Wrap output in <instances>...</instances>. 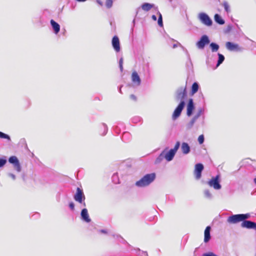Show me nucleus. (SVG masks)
Masks as SVG:
<instances>
[{
  "instance_id": "obj_20",
  "label": "nucleus",
  "mask_w": 256,
  "mask_h": 256,
  "mask_svg": "<svg viewBox=\"0 0 256 256\" xmlns=\"http://www.w3.org/2000/svg\"><path fill=\"white\" fill-rule=\"evenodd\" d=\"M200 88L199 84L198 82H194L192 84L191 87L190 94L194 95L196 92H198Z\"/></svg>"
},
{
  "instance_id": "obj_14",
  "label": "nucleus",
  "mask_w": 256,
  "mask_h": 256,
  "mask_svg": "<svg viewBox=\"0 0 256 256\" xmlns=\"http://www.w3.org/2000/svg\"><path fill=\"white\" fill-rule=\"evenodd\" d=\"M132 82L137 86H140L141 84V80L138 74L136 72H132Z\"/></svg>"
},
{
  "instance_id": "obj_40",
  "label": "nucleus",
  "mask_w": 256,
  "mask_h": 256,
  "mask_svg": "<svg viewBox=\"0 0 256 256\" xmlns=\"http://www.w3.org/2000/svg\"><path fill=\"white\" fill-rule=\"evenodd\" d=\"M69 208H70L72 210H74V206H75V205H74V204L73 202H70L69 203Z\"/></svg>"
},
{
  "instance_id": "obj_54",
  "label": "nucleus",
  "mask_w": 256,
  "mask_h": 256,
  "mask_svg": "<svg viewBox=\"0 0 256 256\" xmlns=\"http://www.w3.org/2000/svg\"><path fill=\"white\" fill-rule=\"evenodd\" d=\"M134 22H135V20H133V23L134 24Z\"/></svg>"
},
{
  "instance_id": "obj_33",
  "label": "nucleus",
  "mask_w": 256,
  "mask_h": 256,
  "mask_svg": "<svg viewBox=\"0 0 256 256\" xmlns=\"http://www.w3.org/2000/svg\"><path fill=\"white\" fill-rule=\"evenodd\" d=\"M158 24L160 26H163L162 18L160 13L159 14V16L158 18Z\"/></svg>"
},
{
  "instance_id": "obj_51",
  "label": "nucleus",
  "mask_w": 256,
  "mask_h": 256,
  "mask_svg": "<svg viewBox=\"0 0 256 256\" xmlns=\"http://www.w3.org/2000/svg\"><path fill=\"white\" fill-rule=\"evenodd\" d=\"M200 94L202 98L204 99V94H202V92H200Z\"/></svg>"
},
{
  "instance_id": "obj_39",
  "label": "nucleus",
  "mask_w": 256,
  "mask_h": 256,
  "mask_svg": "<svg viewBox=\"0 0 256 256\" xmlns=\"http://www.w3.org/2000/svg\"><path fill=\"white\" fill-rule=\"evenodd\" d=\"M186 53L188 54V60L189 61L188 63L187 64V66L188 67H192V62L190 58V54H188V52H186Z\"/></svg>"
},
{
  "instance_id": "obj_11",
  "label": "nucleus",
  "mask_w": 256,
  "mask_h": 256,
  "mask_svg": "<svg viewBox=\"0 0 256 256\" xmlns=\"http://www.w3.org/2000/svg\"><path fill=\"white\" fill-rule=\"evenodd\" d=\"M80 218L82 221L86 223H88L91 222V219L90 218L88 210L86 208H84L80 212Z\"/></svg>"
},
{
  "instance_id": "obj_55",
  "label": "nucleus",
  "mask_w": 256,
  "mask_h": 256,
  "mask_svg": "<svg viewBox=\"0 0 256 256\" xmlns=\"http://www.w3.org/2000/svg\"><path fill=\"white\" fill-rule=\"evenodd\" d=\"M255 256H256V254H255Z\"/></svg>"
},
{
  "instance_id": "obj_27",
  "label": "nucleus",
  "mask_w": 256,
  "mask_h": 256,
  "mask_svg": "<svg viewBox=\"0 0 256 256\" xmlns=\"http://www.w3.org/2000/svg\"><path fill=\"white\" fill-rule=\"evenodd\" d=\"M222 4L227 13H229L230 12V6L226 1H224Z\"/></svg>"
},
{
  "instance_id": "obj_37",
  "label": "nucleus",
  "mask_w": 256,
  "mask_h": 256,
  "mask_svg": "<svg viewBox=\"0 0 256 256\" xmlns=\"http://www.w3.org/2000/svg\"><path fill=\"white\" fill-rule=\"evenodd\" d=\"M112 0H106V6L108 8H110L112 6Z\"/></svg>"
},
{
  "instance_id": "obj_48",
  "label": "nucleus",
  "mask_w": 256,
  "mask_h": 256,
  "mask_svg": "<svg viewBox=\"0 0 256 256\" xmlns=\"http://www.w3.org/2000/svg\"><path fill=\"white\" fill-rule=\"evenodd\" d=\"M118 178L117 174H114L112 176V180H114V178Z\"/></svg>"
},
{
  "instance_id": "obj_4",
  "label": "nucleus",
  "mask_w": 256,
  "mask_h": 256,
  "mask_svg": "<svg viewBox=\"0 0 256 256\" xmlns=\"http://www.w3.org/2000/svg\"><path fill=\"white\" fill-rule=\"evenodd\" d=\"M220 182V176L217 174L216 176L212 177L207 183L210 187L213 188L216 190H219L222 188V185Z\"/></svg>"
},
{
  "instance_id": "obj_6",
  "label": "nucleus",
  "mask_w": 256,
  "mask_h": 256,
  "mask_svg": "<svg viewBox=\"0 0 256 256\" xmlns=\"http://www.w3.org/2000/svg\"><path fill=\"white\" fill-rule=\"evenodd\" d=\"M210 43V40L206 34L202 35L196 42V46L200 50H203L206 45Z\"/></svg>"
},
{
  "instance_id": "obj_53",
  "label": "nucleus",
  "mask_w": 256,
  "mask_h": 256,
  "mask_svg": "<svg viewBox=\"0 0 256 256\" xmlns=\"http://www.w3.org/2000/svg\"><path fill=\"white\" fill-rule=\"evenodd\" d=\"M254 184H256V178H254Z\"/></svg>"
},
{
  "instance_id": "obj_32",
  "label": "nucleus",
  "mask_w": 256,
  "mask_h": 256,
  "mask_svg": "<svg viewBox=\"0 0 256 256\" xmlns=\"http://www.w3.org/2000/svg\"><path fill=\"white\" fill-rule=\"evenodd\" d=\"M142 121V118L139 116H136L132 118V122L133 123H140Z\"/></svg>"
},
{
  "instance_id": "obj_22",
  "label": "nucleus",
  "mask_w": 256,
  "mask_h": 256,
  "mask_svg": "<svg viewBox=\"0 0 256 256\" xmlns=\"http://www.w3.org/2000/svg\"><path fill=\"white\" fill-rule=\"evenodd\" d=\"M218 60L216 68H217L218 66H220L224 62L225 59L224 56L220 53H218Z\"/></svg>"
},
{
  "instance_id": "obj_13",
  "label": "nucleus",
  "mask_w": 256,
  "mask_h": 256,
  "mask_svg": "<svg viewBox=\"0 0 256 256\" xmlns=\"http://www.w3.org/2000/svg\"><path fill=\"white\" fill-rule=\"evenodd\" d=\"M112 44L114 49L116 52H118L120 51V43L119 38L118 36H115L112 38Z\"/></svg>"
},
{
  "instance_id": "obj_45",
  "label": "nucleus",
  "mask_w": 256,
  "mask_h": 256,
  "mask_svg": "<svg viewBox=\"0 0 256 256\" xmlns=\"http://www.w3.org/2000/svg\"><path fill=\"white\" fill-rule=\"evenodd\" d=\"M130 98L132 100H136V96L134 94H131V95L130 96Z\"/></svg>"
},
{
  "instance_id": "obj_44",
  "label": "nucleus",
  "mask_w": 256,
  "mask_h": 256,
  "mask_svg": "<svg viewBox=\"0 0 256 256\" xmlns=\"http://www.w3.org/2000/svg\"><path fill=\"white\" fill-rule=\"evenodd\" d=\"M100 232L102 234H108V231L104 229L100 230Z\"/></svg>"
},
{
  "instance_id": "obj_24",
  "label": "nucleus",
  "mask_w": 256,
  "mask_h": 256,
  "mask_svg": "<svg viewBox=\"0 0 256 256\" xmlns=\"http://www.w3.org/2000/svg\"><path fill=\"white\" fill-rule=\"evenodd\" d=\"M153 7V4L150 3L145 2L142 5V8L143 10L148 12Z\"/></svg>"
},
{
  "instance_id": "obj_18",
  "label": "nucleus",
  "mask_w": 256,
  "mask_h": 256,
  "mask_svg": "<svg viewBox=\"0 0 256 256\" xmlns=\"http://www.w3.org/2000/svg\"><path fill=\"white\" fill-rule=\"evenodd\" d=\"M176 154V152L170 149L164 154L165 158L167 161L170 162L173 160Z\"/></svg>"
},
{
  "instance_id": "obj_2",
  "label": "nucleus",
  "mask_w": 256,
  "mask_h": 256,
  "mask_svg": "<svg viewBox=\"0 0 256 256\" xmlns=\"http://www.w3.org/2000/svg\"><path fill=\"white\" fill-rule=\"evenodd\" d=\"M187 97L186 86H180L176 91L174 98L176 101L180 100V103L176 107L172 114L173 120L177 119L181 114V113L186 106V100Z\"/></svg>"
},
{
  "instance_id": "obj_15",
  "label": "nucleus",
  "mask_w": 256,
  "mask_h": 256,
  "mask_svg": "<svg viewBox=\"0 0 256 256\" xmlns=\"http://www.w3.org/2000/svg\"><path fill=\"white\" fill-rule=\"evenodd\" d=\"M50 24L54 34H57L60 31V25L54 20H50Z\"/></svg>"
},
{
  "instance_id": "obj_10",
  "label": "nucleus",
  "mask_w": 256,
  "mask_h": 256,
  "mask_svg": "<svg viewBox=\"0 0 256 256\" xmlns=\"http://www.w3.org/2000/svg\"><path fill=\"white\" fill-rule=\"evenodd\" d=\"M204 169V165L201 163H198L194 166V174L196 180H199L202 176V173Z\"/></svg>"
},
{
  "instance_id": "obj_19",
  "label": "nucleus",
  "mask_w": 256,
  "mask_h": 256,
  "mask_svg": "<svg viewBox=\"0 0 256 256\" xmlns=\"http://www.w3.org/2000/svg\"><path fill=\"white\" fill-rule=\"evenodd\" d=\"M214 20L216 23L220 25H222L225 23L224 20L222 18L220 15L218 14H214Z\"/></svg>"
},
{
  "instance_id": "obj_35",
  "label": "nucleus",
  "mask_w": 256,
  "mask_h": 256,
  "mask_svg": "<svg viewBox=\"0 0 256 256\" xmlns=\"http://www.w3.org/2000/svg\"><path fill=\"white\" fill-rule=\"evenodd\" d=\"M102 126L104 128V132L102 134H101L102 136H105L106 134H107V132H108V128L106 126V124L104 123H102Z\"/></svg>"
},
{
  "instance_id": "obj_8",
  "label": "nucleus",
  "mask_w": 256,
  "mask_h": 256,
  "mask_svg": "<svg viewBox=\"0 0 256 256\" xmlns=\"http://www.w3.org/2000/svg\"><path fill=\"white\" fill-rule=\"evenodd\" d=\"M8 162L13 164L14 168L18 172H20L22 170L21 166L18 159L16 156H11L8 158Z\"/></svg>"
},
{
  "instance_id": "obj_7",
  "label": "nucleus",
  "mask_w": 256,
  "mask_h": 256,
  "mask_svg": "<svg viewBox=\"0 0 256 256\" xmlns=\"http://www.w3.org/2000/svg\"><path fill=\"white\" fill-rule=\"evenodd\" d=\"M226 48L230 51L242 52L244 50V48L240 46L238 44H234L230 42H226Z\"/></svg>"
},
{
  "instance_id": "obj_1",
  "label": "nucleus",
  "mask_w": 256,
  "mask_h": 256,
  "mask_svg": "<svg viewBox=\"0 0 256 256\" xmlns=\"http://www.w3.org/2000/svg\"><path fill=\"white\" fill-rule=\"evenodd\" d=\"M250 216V213L232 214L228 218L226 221L230 224L242 222V228L256 230V222L248 220Z\"/></svg>"
},
{
  "instance_id": "obj_41",
  "label": "nucleus",
  "mask_w": 256,
  "mask_h": 256,
  "mask_svg": "<svg viewBox=\"0 0 256 256\" xmlns=\"http://www.w3.org/2000/svg\"><path fill=\"white\" fill-rule=\"evenodd\" d=\"M232 26L228 25V26L225 30V32L226 33H228V32H230V31L232 30Z\"/></svg>"
},
{
  "instance_id": "obj_5",
  "label": "nucleus",
  "mask_w": 256,
  "mask_h": 256,
  "mask_svg": "<svg viewBox=\"0 0 256 256\" xmlns=\"http://www.w3.org/2000/svg\"><path fill=\"white\" fill-rule=\"evenodd\" d=\"M198 18L199 20L204 25L207 26H210L212 24V20L209 16L204 12L198 14Z\"/></svg>"
},
{
  "instance_id": "obj_26",
  "label": "nucleus",
  "mask_w": 256,
  "mask_h": 256,
  "mask_svg": "<svg viewBox=\"0 0 256 256\" xmlns=\"http://www.w3.org/2000/svg\"><path fill=\"white\" fill-rule=\"evenodd\" d=\"M204 196L206 198H208L209 200H211L212 198V195L210 193V191L208 189H205L204 191Z\"/></svg>"
},
{
  "instance_id": "obj_50",
  "label": "nucleus",
  "mask_w": 256,
  "mask_h": 256,
  "mask_svg": "<svg viewBox=\"0 0 256 256\" xmlns=\"http://www.w3.org/2000/svg\"><path fill=\"white\" fill-rule=\"evenodd\" d=\"M142 256H148V254L147 252H142Z\"/></svg>"
},
{
  "instance_id": "obj_38",
  "label": "nucleus",
  "mask_w": 256,
  "mask_h": 256,
  "mask_svg": "<svg viewBox=\"0 0 256 256\" xmlns=\"http://www.w3.org/2000/svg\"><path fill=\"white\" fill-rule=\"evenodd\" d=\"M119 67L121 72L123 71V58H121L119 60Z\"/></svg>"
},
{
  "instance_id": "obj_23",
  "label": "nucleus",
  "mask_w": 256,
  "mask_h": 256,
  "mask_svg": "<svg viewBox=\"0 0 256 256\" xmlns=\"http://www.w3.org/2000/svg\"><path fill=\"white\" fill-rule=\"evenodd\" d=\"M210 48L212 52H216L218 50L220 46L218 44L212 42L210 44Z\"/></svg>"
},
{
  "instance_id": "obj_52",
  "label": "nucleus",
  "mask_w": 256,
  "mask_h": 256,
  "mask_svg": "<svg viewBox=\"0 0 256 256\" xmlns=\"http://www.w3.org/2000/svg\"><path fill=\"white\" fill-rule=\"evenodd\" d=\"M176 47H177V45H176V44H174L173 45V48H176Z\"/></svg>"
},
{
  "instance_id": "obj_46",
  "label": "nucleus",
  "mask_w": 256,
  "mask_h": 256,
  "mask_svg": "<svg viewBox=\"0 0 256 256\" xmlns=\"http://www.w3.org/2000/svg\"><path fill=\"white\" fill-rule=\"evenodd\" d=\"M96 2L100 6L102 5V2L100 0H96Z\"/></svg>"
},
{
  "instance_id": "obj_21",
  "label": "nucleus",
  "mask_w": 256,
  "mask_h": 256,
  "mask_svg": "<svg viewBox=\"0 0 256 256\" xmlns=\"http://www.w3.org/2000/svg\"><path fill=\"white\" fill-rule=\"evenodd\" d=\"M166 149L164 150L161 154L158 156V158L156 159L154 164H158L162 162V161L164 160V158H165L164 156V152Z\"/></svg>"
},
{
  "instance_id": "obj_29",
  "label": "nucleus",
  "mask_w": 256,
  "mask_h": 256,
  "mask_svg": "<svg viewBox=\"0 0 256 256\" xmlns=\"http://www.w3.org/2000/svg\"><path fill=\"white\" fill-rule=\"evenodd\" d=\"M196 120L197 119L194 116L191 120L187 124V128L188 129L191 128L193 126Z\"/></svg>"
},
{
  "instance_id": "obj_43",
  "label": "nucleus",
  "mask_w": 256,
  "mask_h": 256,
  "mask_svg": "<svg viewBox=\"0 0 256 256\" xmlns=\"http://www.w3.org/2000/svg\"><path fill=\"white\" fill-rule=\"evenodd\" d=\"M114 130L118 134L120 133L119 130H118V126H115L113 127Z\"/></svg>"
},
{
  "instance_id": "obj_34",
  "label": "nucleus",
  "mask_w": 256,
  "mask_h": 256,
  "mask_svg": "<svg viewBox=\"0 0 256 256\" xmlns=\"http://www.w3.org/2000/svg\"><path fill=\"white\" fill-rule=\"evenodd\" d=\"M180 142L179 141H178L176 144H175V146H174V148H171V150H172L173 151H174V152H176H176L178 151V150L180 146Z\"/></svg>"
},
{
  "instance_id": "obj_42",
  "label": "nucleus",
  "mask_w": 256,
  "mask_h": 256,
  "mask_svg": "<svg viewBox=\"0 0 256 256\" xmlns=\"http://www.w3.org/2000/svg\"><path fill=\"white\" fill-rule=\"evenodd\" d=\"M8 176L10 177L14 180L16 179V176L12 173H8Z\"/></svg>"
},
{
  "instance_id": "obj_17",
  "label": "nucleus",
  "mask_w": 256,
  "mask_h": 256,
  "mask_svg": "<svg viewBox=\"0 0 256 256\" xmlns=\"http://www.w3.org/2000/svg\"><path fill=\"white\" fill-rule=\"evenodd\" d=\"M181 150L184 154H188L190 152V147L187 142H183L181 145Z\"/></svg>"
},
{
  "instance_id": "obj_28",
  "label": "nucleus",
  "mask_w": 256,
  "mask_h": 256,
  "mask_svg": "<svg viewBox=\"0 0 256 256\" xmlns=\"http://www.w3.org/2000/svg\"><path fill=\"white\" fill-rule=\"evenodd\" d=\"M7 160L5 156L0 158V168L4 167L6 164Z\"/></svg>"
},
{
  "instance_id": "obj_36",
  "label": "nucleus",
  "mask_w": 256,
  "mask_h": 256,
  "mask_svg": "<svg viewBox=\"0 0 256 256\" xmlns=\"http://www.w3.org/2000/svg\"><path fill=\"white\" fill-rule=\"evenodd\" d=\"M198 143L200 144H202L204 140V136L203 134L200 135L198 140Z\"/></svg>"
},
{
  "instance_id": "obj_9",
  "label": "nucleus",
  "mask_w": 256,
  "mask_h": 256,
  "mask_svg": "<svg viewBox=\"0 0 256 256\" xmlns=\"http://www.w3.org/2000/svg\"><path fill=\"white\" fill-rule=\"evenodd\" d=\"M74 198L78 202H82L85 200L86 197L83 190L80 188L78 187L76 190V194L74 195Z\"/></svg>"
},
{
  "instance_id": "obj_31",
  "label": "nucleus",
  "mask_w": 256,
  "mask_h": 256,
  "mask_svg": "<svg viewBox=\"0 0 256 256\" xmlns=\"http://www.w3.org/2000/svg\"><path fill=\"white\" fill-rule=\"evenodd\" d=\"M204 112V108H198V112L194 116L197 120L198 118L201 116L202 114Z\"/></svg>"
},
{
  "instance_id": "obj_25",
  "label": "nucleus",
  "mask_w": 256,
  "mask_h": 256,
  "mask_svg": "<svg viewBox=\"0 0 256 256\" xmlns=\"http://www.w3.org/2000/svg\"><path fill=\"white\" fill-rule=\"evenodd\" d=\"M130 138V134L127 132H125L123 133L122 136V140L125 142H128L129 141Z\"/></svg>"
},
{
  "instance_id": "obj_30",
  "label": "nucleus",
  "mask_w": 256,
  "mask_h": 256,
  "mask_svg": "<svg viewBox=\"0 0 256 256\" xmlns=\"http://www.w3.org/2000/svg\"><path fill=\"white\" fill-rule=\"evenodd\" d=\"M0 138L8 140V141H10V138L9 135L0 131Z\"/></svg>"
},
{
  "instance_id": "obj_12",
  "label": "nucleus",
  "mask_w": 256,
  "mask_h": 256,
  "mask_svg": "<svg viewBox=\"0 0 256 256\" xmlns=\"http://www.w3.org/2000/svg\"><path fill=\"white\" fill-rule=\"evenodd\" d=\"M194 108L195 106L193 100L192 98H190L186 107V114L188 116H190L192 115Z\"/></svg>"
},
{
  "instance_id": "obj_47",
  "label": "nucleus",
  "mask_w": 256,
  "mask_h": 256,
  "mask_svg": "<svg viewBox=\"0 0 256 256\" xmlns=\"http://www.w3.org/2000/svg\"><path fill=\"white\" fill-rule=\"evenodd\" d=\"M152 18L154 20H156L157 19L156 16L154 14L152 16Z\"/></svg>"
},
{
  "instance_id": "obj_16",
  "label": "nucleus",
  "mask_w": 256,
  "mask_h": 256,
  "mask_svg": "<svg viewBox=\"0 0 256 256\" xmlns=\"http://www.w3.org/2000/svg\"><path fill=\"white\" fill-rule=\"evenodd\" d=\"M211 227L207 226L204 232V242L206 243L208 242L211 238L210 236Z\"/></svg>"
},
{
  "instance_id": "obj_49",
  "label": "nucleus",
  "mask_w": 256,
  "mask_h": 256,
  "mask_svg": "<svg viewBox=\"0 0 256 256\" xmlns=\"http://www.w3.org/2000/svg\"><path fill=\"white\" fill-rule=\"evenodd\" d=\"M79 204H82L84 206H86V204L84 200H83L82 202H80Z\"/></svg>"
},
{
  "instance_id": "obj_3",
  "label": "nucleus",
  "mask_w": 256,
  "mask_h": 256,
  "mask_svg": "<svg viewBox=\"0 0 256 256\" xmlns=\"http://www.w3.org/2000/svg\"><path fill=\"white\" fill-rule=\"evenodd\" d=\"M156 174L154 172L147 174L144 175L140 180L135 183L138 188H144L150 185L156 179Z\"/></svg>"
}]
</instances>
